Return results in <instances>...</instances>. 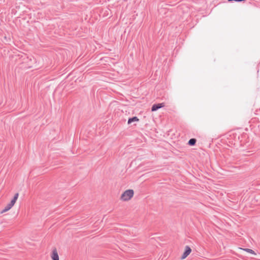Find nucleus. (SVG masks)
Listing matches in <instances>:
<instances>
[{
    "mask_svg": "<svg viewBox=\"0 0 260 260\" xmlns=\"http://www.w3.org/2000/svg\"><path fill=\"white\" fill-rule=\"evenodd\" d=\"M18 196H19L18 193H15L13 199L11 200V201L10 202V203L8 204L5 206L4 209L2 210V213H4V212H6L9 211L15 204L17 200L18 199Z\"/></svg>",
    "mask_w": 260,
    "mask_h": 260,
    "instance_id": "1",
    "label": "nucleus"
},
{
    "mask_svg": "<svg viewBox=\"0 0 260 260\" xmlns=\"http://www.w3.org/2000/svg\"><path fill=\"white\" fill-rule=\"evenodd\" d=\"M134 196V191L132 189H128L125 191L121 196L122 201H126L129 200Z\"/></svg>",
    "mask_w": 260,
    "mask_h": 260,
    "instance_id": "2",
    "label": "nucleus"
},
{
    "mask_svg": "<svg viewBox=\"0 0 260 260\" xmlns=\"http://www.w3.org/2000/svg\"><path fill=\"white\" fill-rule=\"evenodd\" d=\"M191 249L188 246H185V250L181 256V259L185 258L191 252Z\"/></svg>",
    "mask_w": 260,
    "mask_h": 260,
    "instance_id": "3",
    "label": "nucleus"
},
{
    "mask_svg": "<svg viewBox=\"0 0 260 260\" xmlns=\"http://www.w3.org/2000/svg\"><path fill=\"white\" fill-rule=\"evenodd\" d=\"M165 106L164 103H159L158 104H154L152 106L151 110L152 111H155L158 110V109L164 107Z\"/></svg>",
    "mask_w": 260,
    "mask_h": 260,
    "instance_id": "4",
    "label": "nucleus"
},
{
    "mask_svg": "<svg viewBox=\"0 0 260 260\" xmlns=\"http://www.w3.org/2000/svg\"><path fill=\"white\" fill-rule=\"evenodd\" d=\"M51 257L53 260H59V256L56 249L55 248L53 250Z\"/></svg>",
    "mask_w": 260,
    "mask_h": 260,
    "instance_id": "5",
    "label": "nucleus"
},
{
    "mask_svg": "<svg viewBox=\"0 0 260 260\" xmlns=\"http://www.w3.org/2000/svg\"><path fill=\"white\" fill-rule=\"evenodd\" d=\"M138 121H139V119L138 118V117L136 116H135V117H133L132 118L128 119V124H130V123H132L133 122Z\"/></svg>",
    "mask_w": 260,
    "mask_h": 260,
    "instance_id": "6",
    "label": "nucleus"
},
{
    "mask_svg": "<svg viewBox=\"0 0 260 260\" xmlns=\"http://www.w3.org/2000/svg\"><path fill=\"white\" fill-rule=\"evenodd\" d=\"M196 139H194V138H192V139H190L188 142V144L190 145V146H193L195 145L196 143Z\"/></svg>",
    "mask_w": 260,
    "mask_h": 260,
    "instance_id": "7",
    "label": "nucleus"
},
{
    "mask_svg": "<svg viewBox=\"0 0 260 260\" xmlns=\"http://www.w3.org/2000/svg\"><path fill=\"white\" fill-rule=\"evenodd\" d=\"M243 250L246 251L247 252H248L249 253H251L253 255H256L255 252L252 249H249V248H244L242 249Z\"/></svg>",
    "mask_w": 260,
    "mask_h": 260,
    "instance_id": "8",
    "label": "nucleus"
}]
</instances>
